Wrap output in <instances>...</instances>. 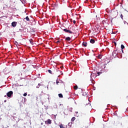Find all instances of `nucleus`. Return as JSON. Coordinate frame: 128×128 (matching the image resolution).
<instances>
[{"label": "nucleus", "mask_w": 128, "mask_h": 128, "mask_svg": "<svg viewBox=\"0 0 128 128\" xmlns=\"http://www.w3.org/2000/svg\"><path fill=\"white\" fill-rule=\"evenodd\" d=\"M14 92H12V91H10L9 92H7L6 96H8V98H10V96H12Z\"/></svg>", "instance_id": "2"}, {"label": "nucleus", "mask_w": 128, "mask_h": 128, "mask_svg": "<svg viewBox=\"0 0 128 128\" xmlns=\"http://www.w3.org/2000/svg\"><path fill=\"white\" fill-rule=\"evenodd\" d=\"M120 18L122 20H124V16H122V14H120Z\"/></svg>", "instance_id": "20"}, {"label": "nucleus", "mask_w": 128, "mask_h": 128, "mask_svg": "<svg viewBox=\"0 0 128 128\" xmlns=\"http://www.w3.org/2000/svg\"><path fill=\"white\" fill-rule=\"evenodd\" d=\"M96 18H98V16H96Z\"/></svg>", "instance_id": "36"}, {"label": "nucleus", "mask_w": 128, "mask_h": 128, "mask_svg": "<svg viewBox=\"0 0 128 128\" xmlns=\"http://www.w3.org/2000/svg\"><path fill=\"white\" fill-rule=\"evenodd\" d=\"M74 90H78V86H74Z\"/></svg>", "instance_id": "19"}, {"label": "nucleus", "mask_w": 128, "mask_h": 128, "mask_svg": "<svg viewBox=\"0 0 128 128\" xmlns=\"http://www.w3.org/2000/svg\"><path fill=\"white\" fill-rule=\"evenodd\" d=\"M48 72L49 74H52V72L51 70H48Z\"/></svg>", "instance_id": "16"}, {"label": "nucleus", "mask_w": 128, "mask_h": 128, "mask_svg": "<svg viewBox=\"0 0 128 128\" xmlns=\"http://www.w3.org/2000/svg\"><path fill=\"white\" fill-rule=\"evenodd\" d=\"M52 6H54V8H56L58 6V4H53Z\"/></svg>", "instance_id": "9"}, {"label": "nucleus", "mask_w": 128, "mask_h": 128, "mask_svg": "<svg viewBox=\"0 0 128 128\" xmlns=\"http://www.w3.org/2000/svg\"><path fill=\"white\" fill-rule=\"evenodd\" d=\"M70 20L71 22H72L73 20H72V19H70Z\"/></svg>", "instance_id": "27"}, {"label": "nucleus", "mask_w": 128, "mask_h": 128, "mask_svg": "<svg viewBox=\"0 0 128 128\" xmlns=\"http://www.w3.org/2000/svg\"><path fill=\"white\" fill-rule=\"evenodd\" d=\"M69 126H70V123H68V124Z\"/></svg>", "instance_id": "34"}, {"label": "nucleus", "mask_w": 128, "mask_h": 128, "mask_svg": "<svg viewBox=\"0 0 128 128\" xmlns=\"http://www.w3.org/2000/svg\"><path fill=\"white\" fill-rule=\"evenodd\" d=\"M82 46H84L86 48L88 46V43L84 42L82 44Z\"/></svg>", "instance_id": "6"}, {"label": "nucleus", "mask_w": 128, "mask_h": 128, "mask_svg": "<svg viewBox=\"0 0 128 128\" xmlns=\"http://www.w3.org/2000/svg\"><path fill=\"white\" fill-rule=\"evenodd\" d=\"M40 84H38V86H36L37 88H40Z\"/></svg>", "instance_id": "24"}, {"label": "nucleus", "mask_w": 128, "mask_h": 128, "mask_svg": "<svg viewBox=\"0 0 128 128\" xmlns=\"http://www.w3.org/2000/svg\"><path fill=\"white\" fill-rule=\"evenodd\" d=\"M98 58H102V55L100 54L98 56Z\"/></svg>", "instance_id": "13"}, {"label": "nucleus", "mask_w": 128, "mask_h": 128, "mask_svg": "<svg viewBox=\"0 0 128 128\" xmlns=\"http://www.w3.org/2000/svg\"><path fill=\"white\" fill-rule=\"evenodd\" d=\"M90 81L92 82V84H94V80H92V78L91 77Z\"/></svg>", "instance_id": "21"}, {"label": "nucleus", "mask_w": 128, "mask_h": 128, "mask_svg": "<svg viewBox=\"0 0 128 128\" xmlns=\"http://www.w3.org/2000/svg\"><path fill=\"white\" fill-rule=\"evenodd\" d=\"M28 96V94L24 93V96Z\"/></svg>", "instance_id": "23"}, {"label": "nucleus", "mask_w": 128, "mask_h": 128, "mask_svg": "<svg viewBox=\"0 0 128 128\" xmlns=\"http://www.w3.org/2000/svg\"><path fill=\"white\" fill-rule=\"evenodd\" d=\"M16 24H18V22H13L12 23V26L13 28H16Z\"/></svg>", "instance_id": "4"}, {"label": "nucleus", "mask_w": 128, "mask_h": 128, "mask_svg": "<svg viewBox=\"0 0 128 128\" xmlns=\"http://www.w3.org/2000/svg\"><path fill=\"white\" fill-rule=\"evenodd\" d=\"M92 76V74H91V76Z\"/></svg>", "instance_id": "37"}, {"label": "nucleus", "mask_w": 128, "mask_h": 128, "mask_svg": "<svg viewBox=\"0 0 128 128\" xmlns=\"http://www.w3.org/2000/svg\"><path fill=\"white\" fill-rule=\"evenodd\" d=\"M54 72H58V70L56 69H55Z\"/></svg>", "instance_id": "30"}, {"label": "nucleus", "mask_w": 128, "mask_h": 128, "mask_svg": "<svg viewBox=\"0 0 128 128\" xmlns=\"http://www.w3.org/2000/svg\"><path fill=\"white\" fill-rule=\"evenodd\" d=\"M110 15L113 18H116L118 16V12L116 10H112L110 12Z\"/></svg>", "instance_id": "1"}, {"label": "nucleus", "mask_w": 128, "mask_h": 128, "mask_svg": "<svg viewBox=\"0 0 128 128\" xmlns=\"http://www.w3.org/2000/svg\"><path fill=\"white\" fill-rule=\"evenodd\" d=\"M46 124H52V120L48 119L46 121H45Z\"/></svg>", "instance_id": "3"}, {"label": "nucleus", "mask_w": 128, "mask_h": 128, "mask_svg": "<svg viewBox=\"0 0 128 128\" xmlns=\"http://www.w3.org/2000/svg\"><path fill=\"white\" fill-rule=\"evenodd\" d=\"M58 84H60V82H58V81H56V84L58 85Z\"/></svg>", "instance_id": "22"}, {"label": "nucleus", "mask_w": 128, "mask_h": 128, "mask_svg": "<svg viewBox=\"0 0 128 128\" xmlns=\"http://www.w3.org/2000/svg\"><path fill=\"white\" fill-rule=\"evenodd\" d=\"M6 95H5V96H4V98H6Z\"/></svg>", "instance_id": "33"}, {"label": "nucleus", "mask_w": 128, "mask_h": 128, "mask_svg": "<svg viewBox=\"0 0 128 128\" xmlns=\"http://www.w3.org/2000/svg\"><path fill=\"white\" fill-rule=\"evenodd\" d=\"M71 120L72 122H74V120H76V117L72 118Z\"/></svg>", "instance_id": "15"}, {"label": "nucleus", "mask_w": 128, "mask_h": 128, "mask_svg": "<svg viewBox=\"0 0 128 128\" xmlns=\"http://www.w3.org/2000/svg\"><path fill=\"white\" fill-rule=\"evenodd\" d=\"M24 20H26L27 22H30V18H28V16H27Z\"/></svg>", "instance_id": "10"}, {"label": "nucleus", "mask_w": 128, "mask_h": 128, "mask_svg": "<svg viewBox=\"0 0 128 128\" xmlns=\"http://www.w3.org/2000/svg\"><path fill=\"white\" fill-rule=\"evenodd\" d=\"M82 96H88V94H86V92H84L82 94Z\"/></svg>", "instance_id": "17"}, {"label": "nucleus", "mask_w": 128, "mask_h": 128, "mask_svg": "<svg viewBox=\"0 0 128 128\" xmlns=\"http://www.w3.org/2000/svg\"><path fill=\"white\" fill-rule=\"evenodd\" d=\"M64 32H68L69 34H72V32L70 30H68L67 29H64Z\"/></svg>", "instance_id": "5"}, {"label": "nucleus", "mask_w": 128, "mask_h": 128, "mask_svg": "<svg viewBox=\"0 0 128 128\" xmlns=\"http://www.w3.org/2000/svg\"><path fill=\"white\" fill-rule=\"evenodd\" d=\"M38 76H40V74H39Z\"/></svg>", "instance_id": "35"}, {"label": "nucleus", "mask_w": 128, "mask_h": 128, "mask_svg": "<svg viewBox=\"0 0 128 128\" xmlns=\"http://www.w3.org/2000/svg\"><path fill=\"white\" fill-rule=\"evenodd\" d=\"M121 48H122V52H124V44L121 45Z\"/></svg>", "instance_id": "8"}, {"label": "nucleus", "mask_w": 128, "mask_h": 128, "mask_svg": "<svg viewBox=\"0 0 128 128\" xmlns=\"http://www.w3.org/2000/svg\"><path fill=\"white\" fill-rule=\"evenodd\" d=\"M98 76H100V72H98Z\"/></svg>", "instance_id": "29"}, {"label": "nucleus", "mask_w": 128, "mask_h": 128, "mask_svg": "<svg viewBox=\"0 0 128 128\" xmlns=\"http://www.w3.org/2000/svg\"><path fill=\"white\" fill-rule=\"evenodd\" d=\"M71 38L70 37H67L66 38V40H68V42H69Z\"/></svg>", "instance_id": "11"}, {"label": "nucleus", "mask_w": 128, "mask_h": 128, "mask_svg": "<svg viewBox=\"0 0 128 128\" xmlns=\"http://www.w3.org/2000/svg\"><path fill=\"white\" fill-rule=\"evenodd\" d=\"M29 40L31 44H34V42L32 41V39H30Z\"/></svg>", "instance_id": "12"}, {"label": "nucleus", "mask_w": 128, "mask_h": 128, "mask_svg": "<svg viewBox=\"0 0 128 128\" xmlns=\"http://www.w3.org/2000/svg\"><path fill=\"white\" fill-rule=\"evenodd\" d=\"M113 42L115 46H116V42Z\"/></svg>", "instance_id": "26"}, {"label": "nucleus", "mask_w": 128, "mask_h": 128, "mask_svg": "<svg viewBox=\"0 0 128 128\" xmlns=\"http://www.w3.org/2000/svg\"><path fill=\"white\" fill-rule=\"evenodd\" d=\"M90 44H94V42H96V41L94 39H91L90 40Z\"/></svg>", "instance_id": "7"}, {"label": "nucleus", "mask_w": 128, "mask_h": 128, "mask_svg": "<svg viewBox=\"0 0 128 128\" xmlns=\"http://www.w3.org/2000/svg\"><path fill=\"white\" fill-rule=\"evenodd\" d=\"M14 44H16V46H18V42H14Z\"/></svg>", "instance_id": "28"}, {"label": "nucleus", "mask_w": 128, "mask_h": 128, "mask_svg": "<svg viewBox=\"0 0 128 128\" xmlns=\"http://www.w3.org/2000/svg\"><path fill=\"white\" fill-rule=\"evenodd\" d=\"M113 52L114 54H118V50H114Z\"/></svg>", "instance_id": "18"}, {"label": "nucleus", "mask_w": 128, "mask_h": 128, "mask_svg": "<svg viewBox=\"0 0 128 128\" xmlns=\"http://www.w3.org/2000/svg\"><path fill=\"white\" fill-rule=\"evenodd\" d=\"M56 42V44H58V42H60V40L57 41Z\"/></svg>", "instance_id": "31"}, {"label": "nucleus", "mask_w": 128, "mask_h": 128, "mask_svg": "<svg viewBox=\"0 0 128 128\" xmlns=\"http://www.w3.org/2000/svg\"><path fill=\"white\" fill-rule=\"evenodd\" d=\"M72 22H73V23L74 24H76V22L75 20H74L72 21Z\"/></svg>", "instance_id": "25"}, {"label": "nucleus", "mask_w": 128, "mask_h": 128, "mask_svg": "<svg viewBox=\"0 0 128 128\" xmlns=\"http://www.w3.org/2000/svg\"><path fill=\"white\" fill-rule=\"evenodd\" d=\"M58 96H59V98H64V96H62V94H58Z\"/></svg>", "instance_id": "14"}, {"label": "nucleus", "mask_w": 128, "mask_h": 128, "mask_svg": "<svg viewBox=\"0 0 128 128\" xmlns=\"http://www.w3.org/2000/svg\"><path fill=\"white\" fill-rule=\"evenodd\" d=\"M4 102H6V100H4Z\"/></svg>", "instance_id": "32"}]
</instances>
